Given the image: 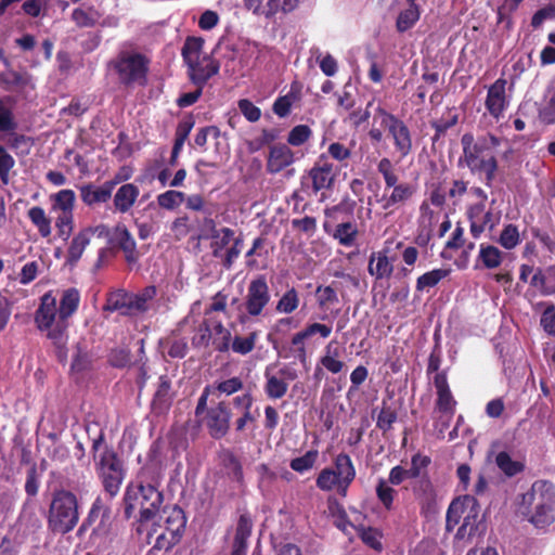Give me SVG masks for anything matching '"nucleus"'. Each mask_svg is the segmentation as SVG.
<instances>
[{"label":"nucleus","mask_w":555,"mask_h":555,"mask_svg":"<svg viewBox=\"0 0 555 555\" xmlns=\"http://www.w3.org/2000/svg\"><path fill=\"white\" fill-rule=\"evenodd\" d=\"M167 353L172 359H182L186 356L189 347L184 338H168L165 341Z\"/></svg>","instance_id":"obj_61"},{"label":"nucleus","mask_w":555,"mask_h":555,"mask_svg":"<svg viewBox=\"0 0 555 555\" xmlns=\"http://www.w3.org/2000/svg\"><path fill=\"white\" fill-rule=\"evenodd\" d=\"M498 243L507 250L515 248L520 243L518 228L513 223L504 225Z\"/></svg>","instance_id":"obj_56"},{"label":"nucleus","mask_w":555,"mask_h":555,"mask_svg":"<svg viewBox=\"0 0 555 555\" xmlns=\"http://www.w3.org/2000/svg\"><path fill=\"white\" fill-rule=\"evenodd\" d=\"M421 12L417 4H410V7L401 11L397 17L396 27L399 33H404L412 28L420 20Z\"/></svg>","instance_id":"obj_45"},{"label":"nucleus","mask_w":555,"mask_h":555,"mask_svg":"<svg viewBox=\"0 0 555 555\" xmlns=\"http://www.w3.org/2000/svg\"><path fill=\"white\" fill-rule=\"evenodd\" d=\"M431 463V460L427 455H423L421 453H416L411 457V467L406 468L408 476L410 479H417L420 489L424 492H428L433 490V485L429 480L427 473L422 474L423 469H426Z\"/></svg>","instance_id":"obj_29"},{"label":"nucleus","mask_w":555,"mask_h":555,"mask_svg":"<svg viewBox=\"0 0 555 555\" xmlns=\"http://www.w3.org/2000/svg\"><path fill=\"white\" fill-rule=\"evenodd\" d=\"M79 193L82 203L89 207H92L94 205L108 202L112 197L113 190L111 185H108L105 181L100 186H96L92 183L83 184L79 188Z\"/></svg>","instance_id":"obj_27"},{"label":"nucleus","mask_w":555,"mask_h":555,"mask_svg":"<svg viewBox=\"0 0 555 555\" xmlns=\"http://www.w3.org/2000/svg\"><path fill=\"white\" fill-rule=\"evenodd\" d=\"M449 274H450V270L442 269V268L428 271L417 278L416 291L424 292L426 289L435 287L440 283V281H442L444 278H447Z\"/></svg>","instance_id":"obj_43"},{"label":"nucleus","mask_w":555,"mask_h":555,"mask_svg":"<svg viewBox=\"0 0 555 555\" xmlns=\"http://www.w3.org/2000/svg\"><path fill=\"white\" fill-rule=\"evenodd\" d=\"M150 60L142 53L121 52L114 61L120 83L125 86H145L147 82Z\"/></svg>","instance_id":"obj_12"},{"label":"nucleus","mask_w":555,"mask_h":555,"mask_svg":"<svg viewBox=\"0 0 555 555\" xmlns=\"http://www.w3.org/2000/svg\"><path fill=\"white\" fill-rule=\"evenodd\" d=\"M299 294L295 287L288 288L276 304V311L284 314L293 313L299 306Z\"/></svg>","instance_id":"obj_50"},{"label":"nucleus","mask_w":555,"mask_h":555,"mask_svg":"<svg viewBox=\"0 0 555 555\" xmlns=\"http://www.w3.org/2000/svg\"><path fill=\"white\" fill-rule=\"evenodd\" d=\"M385 479L380 478L376 485V496L382 505L387 511H391L393 507L395 496L397 491L388 485Z\"/></svg>","instance_id":"obj_55"},{"label":"nucleus","mask_w":555,"mask_h":555,"mask_svg":"<svg viewBox=\"0 0 555 555\" xmlns=\"http://www.w3.org/2000/svg\"><path fill=\"white\" fill-rule=\"evenodd\" d=\"M295 163V154L285 143H276L269 147L266 170L276 175Z\"/></svg>","instance_id":"obj_19"},{"label":"nucleus","mask_w":555,"mask_h":555,"mask_svg":"<svg viewBox=\"0 0 555 555\" xmlns=\"http://www.w3.org/2000/svg\"><path fill=\"white\" fill-rule=\"evenodd\" d=\"M204 40L199 37H188L182 48V57L186 65L201 59Z\"/></svg>","instance_id":"obj_48"},{"label":"nucleus","mask_w":555,"mask_h":555,"mask_svg":"<svg viewBox=\"0 0 555 555\" xmlns=\"http://www.w3.org/2000/svg\"><path fill=\"white\" fill-rule=\"evenodd\" d=\"M211 386H212V390L215 393L219 392V393H224L227 396H230V395H233V393L240 391L243 388L244 384L240 377L234 376L229 379H225V380H222L219 383H215Z\"/></svg>","instance_id":"obj_60"},{"label":"nucleus","mask_w":555,"mask_h":555,"mask_svg":"<svg viewBox=\"0 0 555 555\" xmlns=\"http://www.w3.org/2000/svg\"><path fill=\"white\" fill-rule=\"evenodd\" d=\"M319 457L318 450H309L302 456L292 459L289 467L299 474L310 470Z\"/></svg>","instance_id":"obj_52"},{"label":"nucleus","mask_w":555,"mask_h":555,"mask_svg":"<svg viewBox=\"0 0 555 555\" xmlns=\"http://www.w3.org/2000/svg\"><path fill=\"white\" fill-rule=\"evenodd\" d=\"M463 155L459 159V166L463 164L472 175H485V184L492 186L499 169L496 149L501 144L500 138L487 133L475 138L473 133L466 132L461 138Z\"/></svg>","instance_id":"obj_2"},{"label":"nucleus","mask_w":555,"mask_h":555,"mask_svg":"<svg viewBox=\"0 0 555 555\" xmlns=\"http://www.w3.org/2000/svg\"><path fill=\"white\" fill-rule=\"evenodd\" d=\"M398 420L396 409L390 406L387 401H383L382 409L377 415L376 427L385 435L392 429L393 424Z\"/></svg>","instance_id":"obj_46"},{"label":"nucleus","mask_w":555,"mask_h":555,"mask_svg":"<svg viewBox=\"0 0 555 555\" xmlns=\"http://www.w3.org/2000/svg\"><path fill=\"white\" fill-rule=\"evenodd\" d=\"M176 392L172 389V380L167 375H160L151 401V411L155 415L166 414L175 400Z\"/></svg>","instance_id":"obj_18"},{"label":"nucleus","mask_w":555,"mask_h":555,"mask_svg":"<svg viewBox=\"0 0 555 555\" xmlns=\"http://www.w3.org/2000/svg\"><path fill=\"white\" fill-rule=\"evenodd\" d=\"M358 234L357 224L348 221L336 225L333 237L337 240L340 245L351 247L354 245Z\"/></svg>","instance_id":"obj_41"},{"label":"nucleus","mask_w":555,"mask_h":555,"mask_svg":"<svg viewBox=\"0 0 555 555\" xmlns=\"http://www.w3.org/2000/svg\"><path fill=\"white\" fill-rule=\"evenodd\" d=\"M389 248L373 251L369 258L367 272L376 280L389 279L393 272L395 258L389 257Z\"/></svg>","instance_id":"obj_23"},{"label":"nucleus","mask_w":555,"mask_h":555,"mask_svg":"<svg viewBox=\"0 0 555 555\" xmlns=\"http://www.w3.org/2000/svg\"><path fill=\"white\" fill-rule=\"evenodd\" d=\"M92 452L96 475L104 492L111 501L119 493L126 477L124 462L118 456L117 452L112 447L107 446L103 433H100V435L93 439Z\"/></svg>","instance_id":"obj_4"},{"label":"nucleus","mask_w":555,"mask_h":555,"mask_svg":"<svg viewBox=\"0 0 555 555\" xmlns=\"http://www.w3.org/2000/svg\"><path fill=\"white\" fill-rule=\"evenodd\" d=\"M184 199L185 194L183 192L169 190L157 196V204L164 209L175 210L184 202Z\"/></svg>","instance_id":"obj_54"},{"label":"nucleus","mask_w":555,"mask_h":555,"mask_svg":"<svg viewBox=\"0 0 555 555\" xmlns=\"http://www.w3.org/2000/svg\"><path fill=\"white\" fill-rule=\"evenodd\" d=\"M519 513L535 528L544 529L555 521V491L551 482L537 480L522 493Z\"/></svg>","instance_id":"obj_3"},{"label":"nucleus","mask_w":555,"mask_h":555,"mask_svg":"<svg viewBox=\"0 0 555 555\" xmlns=\"http://www.w3.org/2000/svg\"><path fill=\"white\" fill-rule=\"evenodd\" d=\"M338 358V349L335 348L332 350V343H330L325 348V354L320 359V363L332 374H338L345 367V363Z\"/></svg>","instance_id":"obj_49"},{"label":"nucleus","mask_w":555,"mask_h":555,"mask_svg":"<svg viewBox=\"0 0 555 555\" xmlns=\"http://www.w3.org/2000/svg\"><path fill=\"white\" fill-rule=\"evenodd\" d=\"M232 412L228 403L220 401L207 410L205 425L211 438L218 440L227 436L230 429Z\"/></svg>","instance_id":"obj_15"},{"label":"nucleus","mask_w":555,"mask_h":555,"mask_svg":"<svg viewBox=\"0 0 555 555\" xmlns=\"http://www.w3.org/2000/svg\"><path fill=\"white\" fill-rule=\"evenodd\" d=\"M188 66L190 79L197 87H204L212 76L218 74L220 68L219 62L208 56H203Z\"/></svg>","instance_id":"obj_22"},{"label":"nucleus","mask_w":555,"mask_h":555,"mask_svg":"<svg viewBox=\"0 0 555 555\" xmlns=\"http://www.w3.org/2000/svg\"><path fill=\"white\" fill-rule=\"evenodd\" d=\"M297 5V0H268L264 13L266 18L275 16L279 12H292Z\"/></svg>","instance_id":"obj_58"},{"label":"nucleus","mask_w":555,"mask_h":555,"mask_svg":"<svg viewBox=\"0 0 555 555\" xmlns=\"http://www.w3.org/2000/svg\"><path fill=\"white\" fill-rule=\"evenodd\" d=\"M154 286L144 288L142 293L133 294L125 289H117L107 295L104 311H118L121 315L131 317L147 311V302L155 295Z\"/></svg>","instance_id":"obj_11"},{"label":"nucleus","mask_w":555,"mask_h":555,"mask_svg":"<svg viewBox=\"0 0 555 555\" xmlns=\"http://www.w3.org/2000/svg\"><path fill=\"white\" fill-rule=\"evenodd\" d=\"M301 87L297 81L291 85L289 91L285 95L276 98L272 105L273 113L280 117L285 118L291 114L292 107L295 102L300 99Z\"/></svg>","instance_id":"obj_32"},{"label":"nucleus","mask_w":555,"mask_h":555,"mask_svg":"<svg viewBox=\"0 0 555 555\" xmlns=\"http://www.w3.org/2000/svg\"><path fill=\"white\" fill-rule=\"evenodd\" d=\"M208 221L212 225V242L210 243L211 254L215 258H220L224 253V248L234 240L235 232L227 227L217 230L214 220L209 219Z\"/></svg>","instance_id":"obj_34"},{"label":"nucleus","mask_w":555,"mask_h":555,"mask_svg":"<svg viewBox=\"0 0 555 555\" xmlns=\"http://www.w3.org/2000/svg\"><path fill=\"white\" fill-rule=\"evenodd\" d=\"M242 115L250 122H256L261 117V109L248 99H242L237 103Z\"/></svg>","instance_id":"obj_63"},{"label":"nucleus","mask_w":555,"mask_h":555,"mask_svg":"<svg viewBox=\"0 0 555 555\" xmlns=\"http://www.w3.org/2000/svg\"><path fill=\"white\" fill-rule=\"evenodd\" d=\"M243 247V238L236 237L233 240V244L230 248H228L223 254L221 259V264L224 269L230 270L234 263V261L238 258Z\"/></svg>","instance_id":"obj_62"},{"label":"nucleus","mask_w":555,"mask_h":555,"mask_svg":"<svg viewBox=\"0 0 555 555\" xmlns=\"http://www.w3.org/2000/svg\"><path fill=\"white\" fill-rule=\"evenodd\" d=\"M51 211L53 212H74L76 195L70 189H63L57 193L50 195Z\"/></svg>","instance_id":"obj_36"},{"label":"nucleus","mask_w":555,"mask_h":555,"mask_svg":"<svg viewBox=\"0 0 555 555\" xmlns=\"http://www.w3.org/2000/svg\"><path fill=\"white\" fill-rule=\"evenodd\" d=\"M9 67L10 62L3 50H0V82L8 86V88H25L30 83L31 76L27 72H17Z\"/></svg>","instance_id":"obj_25"},{"label":"nucleus","mask_w":555,"mask_h":555,"mask_svg":"<svg viewBox=\"0 0 555 555\" xmlns=\"http://www.w3.org/2000/svg\"><path fill=\"white\" fill-rule=\"evenodd\" d=\"M541 326L550 336H555V306H548L541 314Z\"/></svg>","instance_id":"obj_64"},{"label":"nucleus","mask_w":555,"mask_h":555,"mask_svg":"<svg viewBox=\"0 0 555 555\" xmlns=\"http://www.w3.org/2000/svg\"><path fill=\"white\" fill-rule=\"evenodd\" d=\"M376 114L382 117L380 125L388 131L395 152L399 155L400 159L405 158L413 150L412 133L409 127L402 119L387 112L382 106L376 108Z\"/></svg>","instance_id":"obj_13"},{"label":"nucleus","mask_w":555,"mask_h":555,"mask_svg":"<svg viewBox=\"0 0 555 555\" xmlns=\"http://www.w3.org/2000/svg\"><path fill=\"white\" fill-rule=\"evenodd\" d=\"M315 295L320 308H328L339 302L336 289L332 285L318 286Z\"/></svg>","instance_id":"obj_59"},{"label":"nucleus","mask_w":555,"mask_h":555,"mask_svg":"<svg viewBox=\"0 0 555 555\" xmlns=\"http://www.w3.org/2000/svg\"><path fill=\"white\" fill-rule=\"evenodd\" d=\"M317 487L322 491L336 490L340 495V480L332 467H324L315 479Z\"/></svg>","instance_id":"obj_47"},{"label":"nucleus","mask_w":555,"mask_h":555,"mask_svg":"<svg viewBox=\"0 0 555 555\" xmlns=\"http://www.w3.org/2000/svg\"><path fill=\"white\" fill-rule=\"evenodd\" d=\"M332 468L340 480V496L346 498L348 489L357 475L351 457L347 453L337 454Z\"/></svg>","instance_id":"obj_24"},{"label":"nucleus","mask_w":555,"mask_h":555,"mask_svg":"<svg viewBox=\"0 0 555 555\" xmlns=\"http://www.w3.org/2000/svg\"><path fill=\"white\" fill-rule=\"evenodd\" d=\"M218 460L222 468L225 469L229 479L240 485L244 483L241 460L231 449H222L218 453Z\"/></svg>","instance_id":"obj_28"},{"label":"nucleus","mask_w":555,"mask_h":555,"mask_svg":"<svg viewBox=\"0 0 555 555\" xmlns=\"http://www.w3.org/2000/svg\"><path fill=\"white\" fill-rule=\"evenodd\" d=\"M377 172L383 177L385 189L377 201L384 210L392 211L405 206L416 194L417 188L411 182H401L397 169L388 157L377 163Z\"/></svg>","instance_id":"obj_7"},{"label":"nucleus","mask_w":555,"mask_h":555,"mask_svg":"<svg viewBox=\"0 0 555 555\" xmlns=\"http://www.w3.org/2000/svg\"><path fill=\"white\" fill-rule=\"evenodd\" d=\"M99 18L100 14L93 8H89L88 10L77 8L72 13V20L81 28L95 26Z\"/></svg>","instance_id":"obj_51"},{"label":"nucleus","mask_w":555,"mask_h":555,"mask_svg":"<svg viewBox=\"0 0 555 555\" xmlns=\"http://www.w3.org/2000/svg\"><path fill=\"white\" fill-rule=\"evenodd\" d=\"M433 383L437 393L435 410L443 415H454L457 402L450 389L447 370L437 373L434 376Z\"/></svg>","instance_id":"obj_17"},{"label":"nucleus","mask_w":555,"mask_h":555,"mask_svg":"<svg viewBox=\"0 0 555 555\" xmlns=\"http://www.w3.org/2000/svg\"><path fill=\"white\" fill-rule=\"evenodd\" d=\"M259 334L257 331L250 332L247 336H235L230 343V349L237 354H248L255 349Z\"/></svg>","instance_id":"obj_44"},{"label":"nucleus","mask_w":555,"mask_h":555,"mask_svg":"<svg viewBox=\"0 0 555 555\" xmlns=\"http://www.w3.org/2000/svg\"><path fill=\"white\" fill-rule=\"evenodd\" d=\"M80 305V293L75 287L62 292L59 300L53 291L44 293L34 314L37 330L46 333L47 338L57 350L59 354H66L68 341L69 319L77 312Z\"/></svg>","instance_id":"obj_1"},{"label":"nucleus","mask_w":555,"mask_h":555,"mask_svg":"<svg viewBox=\"0 0 555 555\" xmlns=\"http://www.w3.org/2000/svg\"><path fill=\"white\" fill-rule=\"evenodd\" d=\"M495 465L506 477H514L525 470V463L513 460L508 452L501 451L495 455Z\"/></svg>","instance_id":"obj_38"},{"label":"nucleus","mask_w":555,"mask_h":555,"mask_svg":"<svg viewBox=\"0 0 555 555\" xmlns=\"http://www.w3.org/2000/svg\"><path fill=\"white\" fill-rule=\"evenodd\" d=\"M27 216L31 223L38 229L39 234L42 237H48L51 235V220L47 217L46 211L40 206L31 207Z\"/></svg>","instance_id":"obj_42"},{"label":"nucleus","mask_w":555,"mask_h":555,"mask_svg":"<svg viewBox=\"0 0 555 555\" xmlns=\"http://www.w3.org/2000/svg\"><path fill=\"white\" fill-rule=\"evenodd\" d=\"M504 253L493 245L481 244L477 261L486 269H496L503 262Z\"/></svg>","instance_id":"obj_39"},{"label":"nucleus","mask_w":555,"mask_h":555,"mask_svg":"<svg viewBox=\"0 0 555 555\" xmlns=\"http://www.w3.org/2000/svg\"><path fill=\"white\" fill-rule=\"evenodd\" d=\"M529 284L542 296L555 295V264L548 266L544 269L538 267L530 279Z\"/></svg>","instance_id":"obj_26"},{"label":"nucleus","mask_w":555,"mask_h":555,"mask_svg":"<svg viewBox=\"0 0 555 555\" xmlns=\"http://www.w3.org/2000/svg\"><path fill=\"white\" fill-rule=\"evenodd\" d=\"M336 172L334 165L325 154H321L313 166L300 178V189L293 193V197L304 201L307 197L321 194V201L326 198L325 192L334 189Z\"/></svg>","instance_id":"obj_9"},{"label":"nucleus","mask_w":555,"mask_h":555,"mask_svg":"<svg viewBox=\"0 0 555 555\" xmlns=\"http://www.w3.org/2000/svg\"><path fill=\"white\" fill-rule=\"evenodd\" d=\"M270 301L271 294L267 276L260 274L253 279L247 285V292L237 317L238 322L244 324L250 319L263 317Z\"/></svg>","instance_id":"obj_10"},{"label":"nucleus","mask_w":555,"mask_h":555,"mask_svg":"<svg viewBox=\"0 0 555 555\" xmlns=\"http://www.w3.org/2000/svg\"><path fill=\"white\" fill-rule=\"evenodd\" d=\"M139 188L133 183L122 184L115 193L113 203L116 211L128 212L138 199Z\"/></svg>","instance_id":"obj_31"},{"label":"nucleus","mask_w":555,"mask_h":555,"mask_svg":"<svg viewBox=\"0 0 555 555\" xmlns=\"http://www.w3.org/2000/svg\"><path fill=\"white\" fill-rule=\"evenodd\" d=\"M79 503L75 493L69 490H55L49 506L47 522L52 532L66 534L79 521Z\"/></svg>","instance_id":"obj_8"},{"label":"nucleus","mask_w":555,"mask_h":555,"mask_svg":"<svg viewBox=\"0 0 555 555\" xmlns=\"http://www.w3.org/2000/svg\"><path fill=\"white\" fill-rule=\"evenodd\" d=\"M124 516L127 520L134 517L138 507V522L144 525L155 518L164 502L163 492L152 483H130L127 486L124 498Z\"/></svg>","instance_id":"obj_6"},{"label":"nucleus","mask_w":555,"mask_h":555,"mask_svg":"<svg viewBox=\"0 0 555 555\" xmlns=\"http://www.w3.org/2000/svg\"><path fill=\"white\" fill-rule=\"evenodd\" d=\"M253 532V519L248 513L241 514L231 542L230 555H247L248 540Z\"/></svg>","instance_id":"obj_20"},{"label":"nucleus","mask_w":555,"mask_h":555,"mask_svg":"<svg viewBox=\"0 0 555 555\" xmlns=\"http://www.w3.org/2000/svg\"><path fill=\"white\" fill-rule=\"evenodd\" d=\"M111 507L101 495H98L91 504L87 517L82 520L78 528L77 535L81 537L89 529L92 535L98 538L106 537L112 527Z\"/></svg>","instance_id":"obj_14"},{"label":"nucleus","mask_w":555,"mask_h":555,"mask_svg":"<svg viewBox=\"0 0 555 555\" xmlns=\"http://www.w3.org/2000/svg\"><path fill=\"white\" fill-rule=\"evenodd\" d=\"M312 137V130L308 125H297L287 134L286 144L289 146H301Z\"/></svg>","instance_id":"obj_53"},{"label":"nucleus","mask_w":555,"mask_h":555,"mask_svg":"<svg viewBox=\"0 0 555 555\" xmlns=\"http://www.w3.org/2000/svg\"><path fill=\"white\" fill-rule=\"evenodd\" d=\"M55 227L57 229V235L67 241L74 230V212H55Z\"/></svg>","instance_id":"obj_57"},{"label":"nucleus","mask_w":555,"mask_h":555,"mask_svg":"<svg viewBox=\"0 0 555 555\" xmlns=\"http://www.w3.org/2000/svg\"><path fill=\"white\" fill-rule=\"evenodd\" d=\"M92 230L90 228L83 229L78 232L72 240L68 249L66 263L75 266L81 258L86 247L90 243Z\"/></svg>","instance_id":"obj_33"},{"label":"nucleus","mask_w":555,"mask_h":555,"mask_svg":"<svg viewBox=\"0 0 555 555\" xmlns=\"http://www.w3.org/2000/svg\"><path fill=\"white\" fill-rule=\"evenodd\" d=\"M505 87L506 80L499 78L488 89L485 105L489 114L495 119H499L503 115L508 104L505 95Z\"/></svg>","instance_id":"obj_21"},{"label":"nucleus","mask_w":555,"mask_h":555,"mask_svg":"<svg viewBox=\"0 0 555 555\" xmlns=\"http://www.w3.org/2000/svg\"><path fill=\"white\" fill-rule=\"evenodd\" d=\"M308 337L305 335L302 331L296 333L292 337V346L286 350V348H282L281 350L274 345L273 348L278 351V354L282 358H289L291 354H294L301 363L307 361V349L305 346V340Z\"/></svg>","instance_id":"obj_37"},{"label":"nucleus","mask_w":555,"mask_h":555,"mask_svg":"<svg viewBox=\"0 0 555 555\" xmlns=\"http://www.w3.org/2000/svg\"><path fill=\"white\" fill-rule=\"evenodd\" d=\"M266 384L264 392L269 399L278 400L283 398L288 390V382L297 378L295 370L283 367L279 375L272 374L268 366L264 371Z\"/></svg>","instance_id":"obj_16"},{"label":"nucleus","mask_w":555,"mask_h":555,"mask_svg":"<svg viewBox=\"0 0 555 555\" xmlns=\"http://www.w3.org/2000/svg\"><path fill=\"white\" fill-rule=\"evenodd\" d=\"M117 245L124 251L127 262H135L139 258L137 244L126 227H117L115 231Z\"/></svg>","instance_id":"obj_35"},{"label":"nucleus","mask_w":555,"mask_h":555,"mask_svg":"<svg viewBox=\"0 0 555 555\" xmlns=\"http://www.w3.org/2000/svg\"><path fill=\"white\" fill-rule=\"evenodd\" d=\"M165 517V531L179 539H182L186 526V517L181 507L173 505L164 508Z\"/></svg>","instance_id":"obj_30"},{"label":"nucleus","mask_w":555,"mask_h":555,"mask_svg":"<svg viewBox=\"0 0 555 555\" xmlns=\"http://www.w3.org/2000/svg\"><path fill=\"white\" fill-rule=\"evenodd\" d=\"M455 538L457 540H470L485 530L480 517V505L473 495H463L454 499L448 507L446 517L447 531H453L460 524Z\"/></svg>","instance_id":"obj_5"},{"label":"nucleus","mask_w":555,"mask_h":555,"mask_svg":"<svg viewBox=\"0 0 555 555\" xmlns=\"http://www.w3.org/2000/svg\"><path fill=\"white\" fill-rule=\"evenodd\" d=\"M212 346L218 352H228L230 350V343L232 334L221 321H217L211 330Z\"/></svg>","instance_id":"obj_40"}]
</instances>
